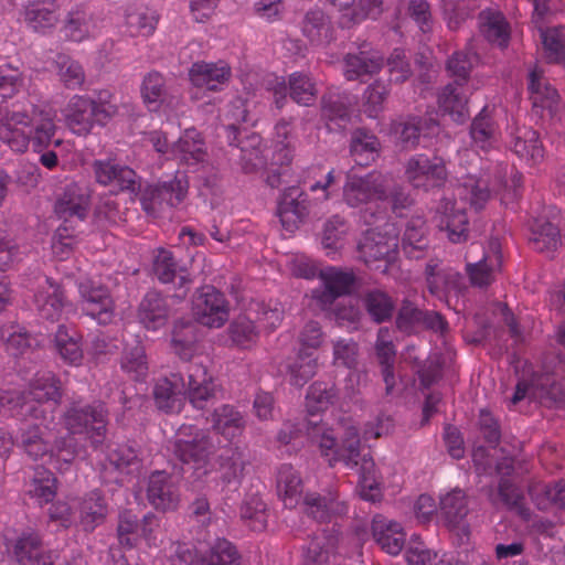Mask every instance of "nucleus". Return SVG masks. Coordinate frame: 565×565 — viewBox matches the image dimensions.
Listing matches in <instances>:
<instances>
[{
	"label": "nucleus",
	"instance_id": "30",
	"mask_svg": "<svg viewBox=\"0 0 565 565\" xmlns=\"http://www.w3.org/2000/svg\"><path fill=\"white\" fill-rule=\"evenodd\" d=\"M152 273L162 284L173 282L178 278L179 289H184V295L189 290L191 279L172 252L166 248L157 249L152 260Z\"/></svg>",
	"mask_w": 565,
	"mask_h": 565
},
{
	"label": "nucleus",
	"instance_id": "37",
	"mask_svg": "<svg viewBox=\"0 0 565 565\" xmlns=\"http://www.w3.org/2000/svg\"><path fill=\"white\" fill-rule=\"evenodd\" d=\"M24 492L42 507L52 502L56 497L57 479L51 470L43 466H36L24 482Z\"/></svg>",
	"mask_w": 565,
	"mask_h": 565
},
{
	"label": "nucleus",
	"instance_id": "32",
	"mask_svg": "<svg viewBox=\"0 0 565 565\" xmlns=\"http://www.w3.org/2000/svg\"><path fill=\"white\" fill-rule=\"evenodd\" d=\"M510 135L511 149L520 159L530 164H536L543 159L544 148L536 130L527 126H516Z\"/></svg>",
	"mask_w": 565,
	"mask_h": 565
},
{
	"label": "nucleus",
	"instance_id": "54",
	"mask_svg": "<svg viewBox=\"0 0 565 565\" xmlns=\"http://www.w3.org/2000/svg\"><path fill=\"white\" fill-rule=\"evenodd\" d=\"M335 539L326 534L315 536L303 550L302 565H337Z\"/></svg>",
	"mask_w": 565,
	"mask_h": 565
},
{
	"label": "nucleus",
	"instance_id": "33",
	"mask_svg": "<svg viewBox=\"0 0 565 565\" xmlns=\"http://www.w3.org/2000/svg\"><path fill=\"white\" fill-rule=\"evenodd\" d=\"M102 28L100 19L85 10L76 9L68 13L63 33L67 40L81 43L96 38Z\"/></svg>",
	"mask_w": 565,
	"mask_h": 565
},
{
	"label": "nucleus",
	"instance_id": "48",
	"mask_svg": "<svg viewBox=\"0 0 565 565\" xmlns=\"http://www.w3.org/2000/svg\"><path fill=\"white\" fill-rule=\"evenodd\" d=\"M277 492L286 508L292 509L301 501L302 479L290 465H282L277 473Z\"/></svg>",
	"mask_w": 565,
	"mask_h": 565
},
{
	"label": "nucleus",
	"instance_id": "34",
	"mask_svg": "<svg viewBox=\"0 0 565 565\" xmlns=\"http://www.w3.org/2000/svg\"><path fill=\"white\" fill-rule=\"evenodd\" d=\"M56 114L47 106H33L31 119V142L35 150H43L52 142L56 134Z\"/></svg>",
	"mask_w": 565,
	"mask_h": 565
},
{
	"label": "nucleus",
	"instance_id": "7",
	"mask_svg": "<svg viewBox=\"0 0 565 565\" xmlns=\"http://www.w3.org/2000/svg\"><path fill=\"white\" fill-rule=\"evenodd\" d=\"M388 198L387 179L377 171L365 175L349 172L343 185V201L351 207L384 202Z\"/></svg>",
	"mask_w": 565,
	"mask_h": 565
},
{
	"label": "nucleus",
	"instance_id": "16",
	"mask_svg": "<svg viewBox=\"0 0 565 565\" xmlns=\"http://www.w3.org/2000/svg\"><path fill=\"white\" fill-rule=\"evenodd\" d=\"M313 201L299 186L286 188L278 201L277 214L285 230L294 232L307 218Z\"/></svg>",
	"mask_w": 565,
	"mask_h": 565
},
{
	"label": "nucleus",
	"instance_id": "38",
	"mask_svg": "<svg viewBox=\"0 0 565 565\" xmlns=\"http://www.w3.org/2000/svg\"><path fill=\"white\" fill-rule=\"evenodd\" d=\"M188 384L184 388L190 403L196 409H204L207 402L214 396V387L207 370L203 365L189 367Z\"/></svg>",
	"mask_w": 565,
	"mask_h": 565
},
{
	"label": "nucleus",
	"instance_id": "42",
	"mask_svg": "<svg viewBox=\"0 0 565 565\" xmlns=\"http://www.w3.org/2000/svg\"><path fill=\"white\" fill-rule=\"evenodd\" d=\"M43 548L42 537L35 531H24L12 545V555L19 565H40L46 553Z\"/></svg>",
	"mask_w": 565,
	"mask_h": 565
},
{
	"label": "nucleus",
	"instance_id": "35",
	"mask_svg": "<svg viewBox=\"0 0 565 565\" xmlns=\"http://www.w3.org/2000/svg\"><path fill=\"white\" fill-rule=\"evenodd\" d=\"M79 523L84 531L93 532L108 514V503L102 490L85 493L78 504Z\"/></svg>",
	"mask_w": 565,
	"mask_h": 565
},
{
	"label": "nucleus",
	"instance_id": "52",
	"mask_svg": "<svg viewBox=\"0 0 565 565\" xmlns=\"http://www.w3.org/2000/svg\"><path fill=\"white\" fill-rule=\"evenodd\" d=\"M0 339L6 347V351L13 356L24 355L39 345L35 337L29 333L24 327L15 323L2 326Z\"/></svg>",
	"mask_w": 565,
	"mask_h": 565
},
{
	"label": "nucleus",
	"instance_id": "57",
	"mask_svg": "<svg viewBox=\"0 0 565 565\" xmlns=\"http://www.w3.org/2000/svg\"><path fill=\"white\" fill-rule=\"evenodd\" d=\"M426 233V222L422 216L412 217L407 222L402 238V248L407 257L419 258L422 256V252L427 246Z\"/></svg>",
	"mask_w": 565,
	"mask_h": 565
},
{
	"label": "nucleus",
	"instance_id": "55",
	"mask_svg": "<svg viewBox=\"0 0 565 565\" xmlns=\"http://www.w3.org/2000/svg\"><path fill=\"white\" fill-rule=\"evenodd\" d=\"M530 242L532 247L540 253H553L559 245V228L544 218H536L531 225Z\"/></svg>",
	"mask_w": 565,
	"mask_h": 565
},
{
	"label": "nucleus",
	"instance_id": "53",
	"mask_svg": "<svg viewBox=\"0 0 565 565\" xmlns=\"http://www.w3.org/2000/svg\"><path fill=\"white\" fill-rule=\"evenodd\" d=\"M493 256L483 255V257L475 263L467 264L466 269L473 286L484 287L490 285L494 279V271L501 266V255L499 250V243L491 242Z\"/></svg>",
	"mask_w": 565,
	"mask_h": 565
},
{
	"label": "nucleus",
	"instance_id": "21",
	"mask_svg": "<svg viewBox=\"0 0 565 565\" xmlns=\"http://www.w3.org/2000/svg\"><path fill=\"white\" fill-rule=\"evenodd\" d=\"M435 222L440 231L446 232L454 244L466 242L469 234V221L463 207H458L451 200H443L435 215Z\"/></svg>",
	"mask_w": 565,
	"mask_h": 565
},
{
	"label": "nucleus",
	"instance_id": "40",
	"mask_svg": "<svg viewBox=\"0 0 565 565\" xmlns=\"http://www.w3.org/2000/svg\"><path fill=\"white\" fill-rule=\"evenodd\" d=\"M185 383L180 374L159 379L154 385L153 396L157 406L167 412H179L184 395Z\"/></svg>",
	"mask_w": 565,
	"mask_h": 565
},
{
	"label": "nucleus",
	"instance_id": "59",
	"mask_svg": "<svg viewBox=\"0 0 565 565\" xmlns=\"http://www.w3.org/2000/svg\"><path fill=\"white\" fill-rule=\"evenodd\" d=\"M319 279L323 286H328L338 297L350 295L356 282V276L352 269L335 266L321 269Z\"/></svg>",
	"mask_w": 565,
	"mask_h": 565
},
{
	"label": "nucleus",
	"instance_id": "62",
	"mask_svg": "<svg viewBox=\"0 0 565 565\" xmlns=\"http://www.w3.org/2000/svg\"><path fill=\"white\" fill-rule=\"evenodd\" d=\"M337 399L334 384L317 381L312 383L306 395V408L308 414L315 415L327 411Z\"/></svg>",
	"mask_w": 565,
	"mask_h": 565
},
{
	"label": "nucleus",
	"instance_id": "1",
	"mask_svg": "<svg viewBox=\"0 0 565 565\" xmlns=\"http://www.w3.org/2000/svg\"><path fill=\"white\" fill-rule=\"evenodd\" d=\"M307 437L312 445L319 447L321 455L333 467L342 462L348 469H356L360 473L359 493L365 501L379 502L382 500V483L375 469V463L369 454H361L358 428L349 425L345 428L342 444H337L331 428L322 420H307Z\"/></svg>",
	"mask_w": 565,
	"mask_h": 565
},
{
	"label": "nucleus",
	"instance_id": "4",
	"mask_svg": "<svg viewBox=\"0 0 565 565\" xmlns=\"http://www.w3.org/2000/svg\"><path fill=\"white\" fill-rule=\"evenodd\" d=\"M478 174L468 173L458 188V195L475 210L486 206L493 194L505 186L508 163L499 160H483Z\"/></svg>",
	"mask_w": 565,
	"mask_h": 565
},
{
	"label": "nucleus",
	"instance_id": "14",
	"mask_svg": "<svg viewBox=\"0 0 565 565\" xmlns=\"http://www.w3.org/2000/svg\"><path fill=\"white\" fill-rule=\"evenodd\" d=\"M82 311L99 324H108L115 316V305L107 287L90 279L78 282Z\"/></svg>",
	"mask_w": 565,
	"mask_h": 565
},
{
	"label": "nucleus",
	"instance_id": "56",
	"mask_svg": "<svg viewBox=\"0 0 565 565\" xmlns=\"http://www.w3.org/2000/svg\"><path fill=\"white\" fill-rule=\"evenodd\" d=\"M321 117L330 130L343 129L350 120V107L344 97L327 94L321 99Z\"/></svg>",
	"mask_w": 565,
	"mask_h": 565
},
{
	"label": "nucleus",
	"instance_id": "20",
	"mask_svg": "<svg viewBox=\"0 0 565 565\" xmlns=\"http://www.w3.org/2000/svg\"><path fill=\"white\" fill-rule=\"evenodd\" d=\"M383 65L382 54L363 42L358 52H350L344 56V76L348 81H364L365 77L380 73Z\"/></svg>",
	"mask_w": 565,
	"mask_h": 565
},
{
	"label": "nucleus",
	"instance_id": "6",
	"mask_svg": "<svg viewBox=\"0 0 565 565\" xmlns=\"http://www.w3.org/2000/svg\"><path fill=\"white\" fill-rule=\"evenodd\" d=\"M172 450L182 463L201 469L210 462L215 452V446L206 430L183 424L175 434Z\"/></svg>",
	"mask_w": 565,
	"mask_h": 565
},
{
	"label": "nucleus",
	"instance_id": "10",
	"mask_svg": "<svg viewBox=\"0 0 565 565\" xmlns=\"http://www.w3.org/2000/svg\"><path fill=\"white\" fill-rule=\"evenodd\" d=\"M539 391L542 396H546L554 402L565 401V376L561 365L550 366L544 363L540 372H534L530 380L522 379L515 386L512 396V404H518L530 393Z\"/></svg>",
	"mask_w": 565,
	"mask_h": 565
},
{
	"label": "nucleus",
	"instance_id": "2",
	"mask_svg": "<svg viewBox=\"0 0 565 565\" xmlns=\"http://www.w3.org/2000/svg\"><path fill=\"white\" fill-rule=\"evenodd\" d=\"M62 397L60 380L52 372L38 373L28 392H4L0 394V414L6 417L30 416L46 418Z\"/></svg>",
	"mask_w": 565,
	"mask_h": 565
},
{
	"label": "nucleus",
	"instance_id": "31",
	"mask_svg": "<svg viewBox=\"0 0 565 565\" xmlns=\"http://www.w3.org/2000/svg\"><path fill=\"white\" fill-rule=\"evenodd\" d=\"M353 230L348 220L335 214L323 224L321 232V245L326 255L334 258L351 241Z\"/></svg>",
	"mask_w": 565,
	"mask_h": 565
},
{
	"label": "nucleus",
	"instance_id": "5",
	"mask_svg": "<svg viewBox=\"0 0 565 565\" xmlns=\"http://www.w3.org/2000/svg\"><path fill=\"white\" fill-rule=\"evenodd\" d=\"M108 412L102 402L71 403L63 415V424L71 435L85 434L94 449H102L107 431Z\"/></svg>",
	"mask_w": 565,
	"mask_h": 565
},
{
	"label": "nucleus",
	"instance_id": "8",
	"mask_svg": "<svg viewBox=\"0 0 565 565\" xmlns=\"http://www.w3.org/2000/svg\"><path fill=\"white\" fill-rule=\"evenodd\" d=\"M448 174L445 159L436 154L416 153L405 164L408 183L425 192L444 186Z\"/></svg>",
	"mask_w": 565,
	"mask_h": 565
},
{
	"label": "nucleus",
	"instance_id": "13",
	"mask_svg": "<svg viewBox=\"0 0 565 565\" xmlns=\"http://www.w3.org/2000/svg\"><path fill=\"white\" fill-rule=\"evenodd\" d=\"M95 180L113 192H128L136 195L140 190V177L135 170L116 159H99L92 164Z\"/></svg>",
	"mask_w": 565,
	"mask_h": 565
},
{
	"label": "nucleus",
	"instance_id": "24",
	"mask_svg": "<svg viewBox=\"0 0 565 565\" xmlns=\"http://www.w3.org/2000/svg\"><path fill=\"white\" fill-rule=\"evenodd\" d=\"M373 540L388 555H398L406 541V533L401 523L383 514H375L371 523Z\"/></svg>",
	"mask_w": 565,
	"mask_h": 565
},
{
	"label": "nucleus",
	"instance_id": "47",
	"mask_svg": "<svg viewBox=\"0 0 565 565\" xmlns=\"http://www.w3.org/2000/svg\"><path fill=\"white\" fill-rule=\"evenodd\" d=\"M81 341L82 335L76 330L61 324L54 337V347L65 363L77 366L84 358Z\"/></svg>",
	"mask_w": 565,
	"mask_h": 565
},
{
	"label": "nucleus",
	"instance_id": "50",
	"mask_svg": "<svg viewBox=\"0 0 565 565\" xmlns=\"http://www.w3.org/2000/svg\"><path fill=\"white\" fill-rule=\"evenodd\" d=\"M362 303L372 319L376 323L386 322L392 319L395 311V301L383 289H367L362 295Z\"/></svg>",
	"mask_w": 565,
	"mask_h": 565
},
{
	"label": "nucleus",
	"instance_id": "45",
	"mask_svg": "<svg viewBox=\"0 0 565 565\" xmlns=\"http://www.w3.org/2000/svg\"><path fill=\"white\" fill-rule=\"evenodd\" d=\"M377 137L365 129H355L351 134L350 156L358 166L367 167L373 163L380 153Z\"/></svg>",
	"mask_w": 565,
	"mask_h": 565
},
{
	"label": "nucleus",
	"instance_id": "46",
	"mask_svg": "<svg viewBox=\"0 0 565 565\" xmlns=\"http://www.w3.org/2000/svg\"><path fill=\"white\" fill-rule=\"evenodd\" d=\"M425 276L428 290L431 295L440 297L459 289L461 276L454 270L440 268L436 259H430L425 268Z\"/></svg>",
	"mask_w": 565,
	"mask_h": 565
},
{
	"label": "nucleus",
	"instance_id": "22",
	"mask_svg": "<svg viewBox=\"0 0 565 565\" xmlns=\"http://www.w3.org/2000/svg\"><path fill=\"white\" fill-rule=\"evenodd\" d=\"M189 77L191 83L198 88L220 92L228 84L232 77V68L223 60L217 62H195L189 71Z\"/></svg>",
	"mask_w": 565,
	"mask_h": 565
},
{
	"label": "nucleus",
	"instance_id": "44",
	"mask_svg": "<svg viewBox=\"0 0 565 565\" xmlns=\"http://www.w3.org/2000/svg\"><path fill=\"white\" fill-rule=\"evenodd\" d=\"M171 347L174 353L184 361H190L200 350L199 329L194 322L178 321L172 331Z\"/></svg>",
	"mask_w": 565,
	"mask_h": 565
},
{
	"label": "nucleus",
	"instance_id": "51",
	"mask_svg": "<svg viewBox=\"0 0 565 565\" xmlns=\"http://www.w3.org/2000/svg\"><path fill=\"white\" fill-rule=\"evenodd\" d=\"M227 333L232 343L241 349H249L256 344L259 331L248 308L232 320Z\"/></svg>",
	"mask_w": 565,
	"mask_h": 565
},
{
	"label": "nucleus",
	"instance_id": "36",
	"mask_svg": "<svg viewBox=\"0 0 565 565\" xmlns=\"http://www.w3.org/2000/svg\"><path fill=\"white\" fill-rule=\"evenodd\" d=\"M466 84L454 81L438 94L439 108L456 122H462L469 116Z\"/></svg>",
	"mask_w": 565,
	"mask_h": 565
},
{
	"label": "nucleus",
	"instance_id": "26",
	"mask_svg": "<svg viewBox=\"0 0 565 565\" xmlns=\"http://www.w3.org/2000/svg\"><path fill=\"white\" fill-rule=\"evenodd\" d=\"M471 146L476 150L489 152L499 145L501 132L488 106L472 119L469 128Z\"/></svg>",
	"mask_w": 565,
	"mask_h": 565
},
{
	"label": "nucleus",
	"instance_id": "3",
	"mask_svg": "<svg viewBox=\"0 0 565 565\" xmlns=\"http://www.w3.org/2000/svg\"><path fill=\"white\" fill-rule=\"evenodd\" d=\"M116 104L99 94L97 99L87 95H73L61 109L65 126L68 130L78 136L86 137L94 127H105L117 114Z\"/></svg>",
	"mask_w": 565,
	"mask_h": 565
},
{
	"label": "nucleus",
	"instance_id": "18",
	"mask_svg": "<svg viewBox=\"0 0 565 565\" xmlns=\"http://www.w3.org/2000/svg\"><path fill=\"white\" fill-rule=\"evenodd\" d=\"M527 89L533 109L542 118H554L559 111V95L550 84L544 72L539 67L530 71L527 76Z\"/></svg>",
	"mask_w": 565,
	"mask_h": 565
},
{
	"label": "nucleus",
	"instance_id": "39",
	"mask_svg": "<svg viewBox=\"0 0 565 565\" xmlns=\"http://www.w3.org/2000/svg\"><path fill=\"white\" fill-rule=\"evenodd\" d=\"M375 353L381 365L386 393L390 394L395 386L394 365L396 348L393 342V331L386 327L379 329L375 342Z\"/></svg>",
	"mask_w": 565,
	"mask_h": 565
},
{
	"label": "nucleus",
	"instance_id": "9",
	"mask_svg": "<svg viewBox=\"0 0 565 565\" xmlns=\"http://www.w3.org/2000/svg\"><path fill=\"white\" fill-rule=\"evenodd\" d=\"M398 239L395 234L367 230L358 244L359 257L372 270L386 274L397 254Z\"/></svg>",
	"mask_w": 565,
	"mask_h": 565
},
{
	"label": "nucleus",
	"instance_id": "12",
	"mask_svg": "<svg viewBox=\"0 0 565 565\" xmlns=\"http://www.w3.org/2000/svg\"><path fill=\"white\" fill-rule=\"evenodd\" d=\"M299 504L303 514L318 523H331L349 512L348 502L335 489H329L324 493L306 492Z\"/></svg>",
	"mask_w": 565,
	"mask_h": 565
},
{
	"label": "nucleus",
	"instance_id": "60",
	"mask_svg": "<svg viewBox=\"0 0 565 565\" xmlns=\"http://www.w3.org/2000/svg\"><path fill=\"white\" fill-rule=\"evenodd\" d=\"M540 39L545 60L565 65V26L540 29Z\"/></svg>",
	"mask_w": 565,
	"mask_h": 565
},
{
	"label": "nucleus",
	"instance_id": "11",
	"mask_svg": "<svg viewBox=\"0 0 565 565\" xmlns=\"http://www.w3.org/2000/svg\"><path fill=\"white\" fill-rule=\"evenodd\" d=\"M192 310L196 322L207 328L218 329L230 317V303L225 295L210 285L196 291Z\"/></svg>",
	"mask_w": 565,
	"mask_h": 565
},
{
	"label": "nucleus",
	"instance_id": "29",
	"mask_svg": "<svg viewBox=\"0 0 565 565\" xmlns=\"http://www.w3.org/2000/svg\"><path fill=\"white\" fill-rule=\"evenodd\" d=\"M60 7L54 0H38L24 7L23 18L34 32L46 33L60 21Z\"/></svg>",
	"mask_w": 565,
	"mask_h": 565
},
{
	"label": "nucleus",
	"instance_id": "15",
	"mask_svg": "<svg viewBox=\"0 0 565 565\" xmlns=\"http://www.w3.org/2000/svg\"><path fill=\"white\" fill-rule=\"evenodd\" d=\"M31 119L26 111L0 107V140L15 152L26 151L31 142Z\"/></svg>",
	"mask_w": 565,
	"mask_h": 565
},
{
	"label": "nucleus",
	"instance_id": "17",
	"mask_svg": "<svg viewBox=\"0 0 565 565\" xmlns=\"http://www.w3.org/2000/svg\"><path fill=\"white\" fill-rule=\"evenodd\" d=\"M89 198L85 190L77 183H70L64 188L62 194L54 204V213L61 225L75 228L83 222L88 213Z\"/></svg>",
	"mask_w": 565,
	"mask_h": 565
},
{
	"label": "nucleus",
	"instance_id": "43",
	"mask_svg": "<svg viewBox=\"0 0 565 565\" xmlns=\"http://www.w3.org/2000/svg\"><path fill=\"white\" fill-rule=\"evenodd\" d=\"M158 21L156 11L145 6H128L125 10V32L132 38L152 35Z\"/></svg>",
	"mask_w": 565,
	"mask_h": 565
},
{
	"label": "nucleus",
	"instance_id": "23",
	"mask_svg": "<svg viewBox=\"0 0 565 565\" xmlns=\"http://www.w3.org/2000/svg\"><path fill=\"white\" fill-rule=\"evenodd\" d=\"M147 498L156 510H175L180 501V494L171 475L163 470L153 471L149 476Z\"/></svg>",
	"mask_w": 565,
	"mask_h": 565
},
{
	"label": "nucleus",
	"instance_id": "25",
	"mask_svg": "<svg viewBox=\"0 0 565 565\" xmlns=\"http://www.w3.org/2000/svg\"><path fill=\"white\" fill-rule=\"evenodd\" d=\"M171 316L168 299L156 290L148 291L141 299L137 318L139 323L149 331L163 328Z\"/></svg>",
	"mask_w": 565,
	"mask_h": 565
},
{
	"label": "nucleus",
	"instance_id": "41",
	"mask_svg": "<svg viewBox=\"0 0 565 565\" xmlns=\"http://www.w3.org/2000/svg\"><path fill=\"white\" fill-rule=\"evenodd\" d=\"M440 513L451 531L458 530L468 535V526L463 522L468 514V504L462 490L455 489L440 498Z\"/></svg>",
	"mask_w": 565,
	"mask_h": 565
},
{
	"label": "nucleus",
	"instance_id": "27",
	"mask_svg": "<svg viewBox=\"0 0 565 565\" xmlns=\"http://www.w3.org/2000/svg\"><path fill=\"white\" fill-rule=\"evenodd\" d=\"M180 163L196 171L207 161L205 142L195 129H186L179 140L173 143V157Z\"/></svg>",
	"mask_w": 565,
	"mask_h": 565
},
{
	"label": "nucleus",
	"instance_id": "63",
	"mask_svg": "<svg viewBox=\"0 0 565 565\" xmlns=\"http://www.w3.org/2000/svg\"><path fill=\"white\" fill-rule=\"evenodd\" d=\"M481 33L492 44L501 49L508 46L510 41V26L503 14L499 12H489L481 15Z\"/></svg>",
	"mask_w": 565,
	"mask_h": 565
},
{
	"label": "nucleus",
	"instance_id": "61",
	"mask_svg": "<svg viewBox=\"0 0 565 565\" xmlns=\"http://www.w3.org/2000/svg\"><path fill=\"white\" fill-rule=\"evenodd\" d=\"M318 370V359L313 351L300 349L295 360L287 365L289 383L294 386H303Z\"/></svg>",
	"mask_w": 565,
	"mask_h": 565
},
{
	"label": "nucleus",
	"instance_id": "49",
	"mask_svg": "<svg viewBox=\"0 0 565 565\" xmlns=\"http://www.w3.org/2000/svg\"><path fill=\"white\" fill-rule=\"evenodd\" d=\"M301 31L312 44H327L333 40V26L331 20L320 9H313L306 13Z\"/></svg>",
	"mask_w": 565,
	"mask_h": 565
},
{
	"label": "nucleus",
	"instance_id": "64",
	"mask_svg": "<svg viewBox=\"0 0 565 565\" xmlns=\"http://www.w3.org/2000/svg\"><path fill=\"white\" fill-rule=\"evenodd\" d=\"M242 556L236 546L226 539H216L202 555V565H241Z\"/></svg>",
	"mask_w": 565,
	"mask_h": 565
},
{
	"label": "nucleus",
	"instance_id": "19",
	"mask_svg": "<svg viewBox=\"0 0 565 565\" xmlns=\"http://www.w3.org/2000/svg\"><path fill=\"white\" fill-rule=\"evenodd\" d=\"M34 303L39 315L51 321L60 320L64 312L72 310V303L66 300L62 287L46 276L39 282Z\"/></svg>",
	"mask_w": 565,
	"mask_h": 565
},
{
	"label": "nucleus",
	"instance_id": "58",
	"mask_svg": "<svg viewBox=\"0 0 565 565\" xmlns=\"http://www.w3.org/2000/svg\"><path fill=\"white\" fill-rule=\"evenodd\" d=\"M20 431V444L30 458L38 460L49 456L51 444L41 425L25 424Z\"/></svg>",
	"mask_w": 565,
	"mask_h": 565
},
{
	"label": "nucleus",
	"instance_id": "28",
	"mask_svg": "<svg viewBox=\"0 0 565 565\" xmlns=\"http://www.w3.org/2000/svg\"><path fill=\"white\" fill-rule=\"evenodd\" d=\"M211 425L217 435L233 443L243 436L246 428V418L234 405L222 404L211 414Z\"/></svg>",
	"mask_w": 565,
	"mask_h": 565
}]
</instances>
